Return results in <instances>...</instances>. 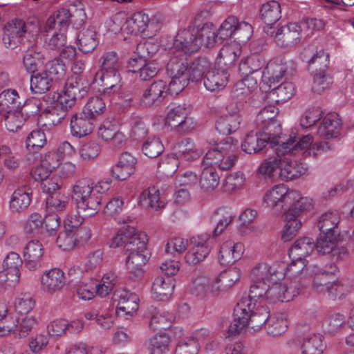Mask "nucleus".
<instances>
[{
	"mask_svg": "<svg viewBox=\"0 0 354 354\" xmlns=\"http://www.w3.org/2000/svg\"><path fill=\"white\" fill-rule=\"evenodd\" d=\"M210 69L212 63L205 57H198L192 60L187 55H174L170 58L166 68L171 77L169 90L177 94L190 82H201Z\"/></svg>",
	"mask_w": 354,
	"mask_h": 354,
	"instance_id": "nucleus-1",
	"label": "nucleus"
},
{
	"mask_svg": "<svg viewBox=\"0 0 354 354\" xmlns=\"http://www.w3.org/2000/svg\"><path fill=\"white\" fill-rule=\"evenodd\" d=\"M90 83L77 77H70L65 84L63 95H59L49 111L52 123L55 125L61 122L66 115V111L71 109L77 100H81L88 93Z\"/></svg>",
	"mask_w": 354,
	"mask_h": 354,
	"instance_id": "nucleus-2",
	"label": "nucleus"
},
{
	"mask_svg": "<svg viewBox=\"0 0 354 354\" xmlns=\"http://www.w3.org/2000/svg\"><path fill=\"white\" fill-rule=\"evenodd\" d=\"M286 154H280L276 157H270L261 163L258 169L259 174L274 180L280 178L281 180H292L304 174L306 171L302 163L290 160Z\"/></svg>",
	"mask_w": 354,
	"mask_h": 354,
	"instance_id": "nucleus-3",
	"label": "nucleus"
},
{
	"mask_svg": "<svg viewBox=\"0 0 354 354\" xmlns=\"http://www.w3.org/2000/svg\"><path fill=\"white\" fill-rule=\"evenodd\" d=\"M268 36L274 37L276 44L282 48H290L301 40V28L297 23H289L286 25L277 28L268 26L264 29Z\"/></svg>",
	"mask_w": 354,
	"mask_h": 354,
	"instance_id": "nucleus-4",
	"label": "nucleus"
},
{
	"mask_svg": "<svg viewBox=\"0 0 354 354\" xmlns=\"http://www.w3.org/2000/svg\"><path fill=\"white\" fill-rule=\"evenodd\" d=\"M297 65L293 60L277 58L270 60L263 73V81L271 88L286 76H292L296 71Z\"/></svg>",
	"mask_w": 354,
	"mask_h": 354,
	"instance_id": "nucleus-5",
	"label": "nucleus"
},
{
	"mask_svg": "<svg viewBox=\"0 0 354 354\" xmlns=\"http://www.w3.org/2000/svg\"><path fill=\"white\" fill-rule=\"evenodd\" d=\"M316 249L315 242L310 237H303L297 239L289 249L288 254L292 261L288 265V270L295 274L300 273L306 266L305 257Z\"/></svg>",
	"mask_w": 354,
	"mask_h": 354,
	"instance_id": "nucleus-6",
	"label": "nucleus"
},
{
	"mask_svg": "<svg viewBox=\"0 0 354 354\" xmlns=\"http://www.w3.org/2000/svg\"><path fill=\"white\" fill-rule=\"evenodd\" d=\"M3 42L8 48L14 49L19 45L25 46L24 39L30 34L28 24L23 19L15 18L7 23L3 28Z\"/></svg>",
	"mask_w": 354,
	"mask_h": 354,
	"instance_id": "nucleus-7",
	"label": "nucleus"
},
{
	"mask_svg": "<svg viewBox=\"0 0 354 354\" xmlns=\"http://www.w3.org/2000/svg\"><path fill=\"white\" fill-rule=\"evenodd\" d=\"M298 196L297 192L289 190L285 185L279 184L266 193L263 202L272 208L279 207L280 209L286 210V206Z\"/></svg>",
	"mask_w": 354,
	"mask_h": 354,
	"instance_id": "nucleus-8",
	"label": "nucleus"
},
{
	"mask_svg": "<svg viewBox=\"0 0 354 354\" xmlns=\"http://www.w3.org/2000/svg\"><path fill=\"white\" fill-rule=\"evenodd\" d=\"M174 46L184 53L180 55H189L198 51L201 47V40L197 38L195 28L189 25L187 28L180 30L174 41Z\"/></svg>",
	"mask_w": 354,
	"mask_h": 354,
	"instance_id": "nucleus-9",
	"label": "nucleus"
},
{
	"mask_svg": "<svg viewBox=\"0 0 354 354\" xmlns=\"http://www.w3.org/2000/svg\"><path fill=\"white\" fill-rule=\"evenodd\" d=\"M127 24L131 26V33H141L144 37L148 38L156 35L160 26L158 23L155 22L153 19H149L143 11L135 12L131 18L127 20Z\"/></svg>",
	"mask_w": 354,
	"mask_h": 354,
	"instance_id": "nucleus-10",
	"label": "nucleus"
},
{
	"mask_svg": "<svg viewBox=\"0 0 354 354\" xmlns=\"http://www.w3.org/2000/svg\"><path fill=\"white\" fill-rule=\"evenodd\" d=\"M166 82L159 80L153 82L143 92L140 99V106L148 108L159 105L167 94Z\"/></svg>",
	"mask_w": 354,
	"mask_h": 354,
	"instance_id": "nucleus-11",
	"label": "nucleus"
},
{
	"mask_svg": "<svg viewBox=\"0 0 354 354\" xmlns=\"http://www.w3.org/2000/svg\"><path fill=\"white\" fill-rule=\"evenodd\" d=\"M265 64V60L261 55H251L241 60L239 66V72L244 76L243 84L248 87L257 85V82L250 77V75L259 71Z\"/></svg>",
	"mask_w": 354,
	"mask_h": 354,
	"instance_id": "nucleus-12",
	"label": "nucleus"
},
{
	"mask_svg": "<svg viewBox=\"0 0 354 354\" xmlns=\"http://www.w3.org/2000/svg\"><path fill=\"white\" fill-rule=\"evenodd\" d=\"M24 266L30 271H35L42 266L44 248L37 240L29 241L24 252Z\"/></svg>",
	"mask_w": 354,
	"mask_h": 354,
	"instance_id": "nucleus-13",
	"label": "nucleus"
},
{
	"mask_svg": "<svg viewBox=\"0 0 354 354\" xmlns=\"http://www.w3.org/2000/svg\"><path fill=\"white\" fill-rule=\"evenodd\" d=\"M136 158L128 152L122 153L118 163L111 170V176L117 180H124L134 174Z\"/></svg>",
	"mask_w": 354,
	"mask_h": 354,
	"instance_id": "nucleus-14",
	"label": "nucleus"
},
{
	"mask_svg": "<svg viewBox=\"0 0 354 354\" xmlns=\"http://www.w3.org/2000/svg\"><path fill=\"white\" fill-rule=\"evenodd\" d=\"M45 50L35 44L28 47L23 57L24 66L30 73L37 72L39 68L45 65Z\"/></svg>",
	"mask_w": 354,
	"mask_h": 354,
	"instance_id": "nucleus-15",
	"label": "nucleus"
},
{
	"mask_svg": "<svg viewBox=\"0 0 354 354\" xmlns=\"http://www.w3.org/2000/svg\"><path fill=\"white\" fill-rule=\"evenodd\" d=\"M244 251L242 243H234L231 241L224 242L221 246L218 261L221 266H230L239 260Z\"/></svg>",
	"mask_w": 354,
	"mask_h": 354,
	"instance_id": "nucleus-16",
	"label": "nucleus"
},
{
	"mask_svg": "<svg viewBox=\"0 0 354 354\" xmlns=\"http://www.w3.org/2000/svg\"><path fill=\"white\" fill-rule=\"evenodd\" d=\"M122 70L100 71L96 77H99L102 90L100 91L104 95H110L118 92L121 88Z\"/></svg>",
	"mask_w": 354,
	"mask_h": 354,
	"instance_id": "nucleus-17",
	"label": "nucleus"
},
{
	"mask_svg": "<svg viewBox=\"0 0 354 354\" xmlns=\"http://www.w3.org/2000/svg\"><path fill=\"white\" fill-rule=\"evenodd\" d=\"M95 119L84 111L75 113L71 120V131L73 136L82 138L90 134L95 126Z\"/></svg>",
	"mask_w": 354,
	"mask_h": 354,
	"instance_id": "nucleus-18",
	"label": "nucleus"
},
{
	"mask_svg": "<svg viewBox=\"0 0 354 354\" xmlns=\"http://www.w3.org/2000/svg\"><path fill=\"white\" fill-rule=\"evenodd\" d=\"M236 156H225L217 147L210 149L203 158V163L207 167L217 166L221 170H228L234 165Z\"/></svg>",
	"mask_w": 354,
	"mask_h": 354,
	"instance_id": "nucleus-19",
	"label": "nucleus"
},
{
	"mask_svg": "<svg viewBox=\"0 0 354 354\" xmlns=\"http://www.w3.org/2000/svg\"><path fill=\"white\" fill-rule=\"evenodd\" d=\"M342 120L336 113H329L318 127L317 133L325 139L337 138L340 133Z\"/></svg>",
	"mask_w": 354,
	"mask_h": 354,
	"instance_id": "nucleus-20",
	"label": "nucleus"
},
{
	"mask_svg": "<svg viewBox=\"0 0 354 354\" xmlns=\"http://www.w3.org/2000/svg\"><path fill=\"white\" fill-rule=\"evenodd\" d=\"M32 201V192L30 189L20 187L12 193L10 200V210L13 214H21L26 212Z\"/></svg>",
	"mask_w": 354,
	"mask_h": 354,
	"instance_id": "nucleus-21",
	"label": "nucleus"
},
{
	"mask_svg": "<svg viewBox=\"0 0 354 354\" xmlns=\"http://www.w3.org/2000/svg\"><path fill=\"white\" fill-rule=\"evenodd\" d=\"M313 138L310 135L304 136L297 140L295 138H290L286 142L281 141V144L274 149L276 155L280 154H295L300 150L308 148L313 142Z\"/></svg>",
	"mask_w": 354,
	"mask_h": 354,
	"instance_id": "nucleus-22",
	"label": "nucleus"
},
{
	"mask_svg": "<svg viewBox=\"0 0 354 354\" xmlns=\"http://www.w3.org/2000/svg\"><path fill=\"white\" fill-rule=\"evenodd\" d=\"M59 165L57 155L55 153H50L46 156L39 165L32 170L31 175L35 180L41 183L51 176L53 170L56 169Z\"/></svg>",
	"mask_w": 354,
	"mask_h": 354,
	"instance_id": "nucleus-23",
	"label": "nucleus"
},
{
	"mask_svg": "<svg viewBox=\"0 0 354 354\" xmlns=\"http://www.w3.org/2000/svg\"><path fill=\"white\" fill-rule=\"evenodd\" d=\"M149 252L147 249L143 252H131L128 254L126 259V266L130 274L135 279L140 278L143 274L142 267L149 259Z\"/></svg>",
	"mask_w": 354,
	"mask_h": 354,
	"instance_id": "nucleus-24",
	"label": "nucleus"
},
{
	"mask_svg": "<svg viewBox=\"0 0 354 354\" xmlns=\"http://www.w3.org/2000/svg\"><path fill=\"white\" fill-rule=\"evenodd\" d=\"M97 31L93 26L82 29L77 35V45L84 54L92 53L99 44Z\"/></svg>",
	"mask_w": 354,
	"mask_h": 354,
	"instance_id": "nucleus-25",
	"label": "nucleus"
},
{
	"mask_svg": "<svg viewBox=\"0 0 354 354\" xmlns=\"http://www.w3.org/2000/svg\"><path fill=\"white\" fill-rule=\"evenodd\" d=\"M174 156L178 160L192 162L201 157V152L196 148L191 138H185L178 142L174 147Z\"/></svg>",
	"mask_w": 354,
	"mask_h": 354,
	"instance_id": "nucleus-26",
	"label": "nucleus"
},
{
	"mask_svg": "<svg viewBox=\"0 0 354 354\" xmlns=\"http://www.w3.org/2000/svg\"><path fill=\"white\" fill-rule=\"evenodd\" d=\"M139 301V297L136 293L123 290L119 295L116 308L117 315L120 316V313L122 312V315L132 316L138 310Z\"/></svg>",
	"mask_w": 354,
	"mask_h": 354,
	"instance_id": "nucleus-27",
	"label": "nucleus"
},
{
	"mask_svg": "<svg viewBox=\"0 0 354 354\" xmlns=\"http://www.w3.org/2000/svg\"><path fill=\"white\" fill-rule=\"evenodd\" d=\"M203 85L207 91H218L224 88L228 82V75L225 70L210 69L204 77Z\"/></svg>",
	"mask_w": 354,
	"mask_h": 354,
	"instance_id": "nucleus-28",
	"label": "nucleus"
},
{
	"mask_svg": "<svg viewBox=\"0 0 354 354\" xmlns=\"http://www.w3.org/2000/svg\"><path fill=\"white\" fill-rule=\"evenodd\" d=\"M174 288L173 279L163 276L157 277L152 285L151 294L158 301H165L171 295Z\"/></svg>",
	"mask_w": 354,
	"mask_h": 354,
	"instance_id": "nucleus-29",
	"label": "nucleus"
},
{
	"mask_svg": "<svg viewBox=\"0 0 354 354\" xmlns=\"http://www.w3.org/2000/svg\"><path fill=\"white\" fill-rule=\"evenodd\" d=\"M22 100L15 89L7 88L0 93V115L19 111Z\"/></svg>",
	"mask_w": 354,
	"mask_h": 354,
	"instance_id": "nucleus-30",
	"label": "nucleus"
},
{
	"mask_svg": "<svg viewBox=\"0 0 354 354\" xmlns=\"http://www.w3.org/2000/svg\"><path fill=\"white\" fill-rule=\"evenodd\" d=\"M71 11L65 8L57 10L50 16L46 24V31L58 30L60 32H66L70 25L69 17Z\"/></svg>",
	"mask_w": 354,
	"mask_h": 354,
	"instance_id": "nucleus-31",
	"label": "nucleus"
},
{
	"mask_svg": "<svg viewBox=\"0 0 354 354\" xmlns=\"http://www.w3.org/2000/svg\"><path fill=\"white\" fill-rule=\"evenodd\" d=\"M41 283L43 289L48 292L59 290L65 284L64 272L59 269H51L41 277Z\"/></svg>",
	"mask_w": 354,
	"mask_h": 354,
	"instance_id": "nucleus-32",
	"label": "nucleus"
},
{
	"mask_svg": "<svg viewBox=\"0 0 354 354\" xmlns=\"http://www.w3.org/2000/svg\"><path fill=\"white\" fill-rule=\"evenodd\" d=\"M269 142L263 136L260 131H250L245 136L243 142L241 144L242 150L249 154L257 153L262 151L267 147Z\"/></svg>",
	"mask_w": 354,
	"mask_h": 354,
	"instance_id": "nucleus-33",
	"label": "nucleus"
},
{
	"mask_svg": "<svg viewBox=\"0 0 354 354\" xmlns=\"http://www.w3.org/2000/svg\"><path fill=\"white\" fill-rule=\"evenodd\" d=\"M270 315V309L267 306L261 305L252 302L251 310H250L248 324L254 331L264 327L266 321Z\"/></svg>",
	"mask_w": 354,
	"mask_h": 354,
	"instance_id": "nucleus-34",
	"label": "nucleus"
},
{
	"mask_svg": "<svg viewBox=\"0 0 354 354\" xmlns=\"http://www.w3.org/2000/svg\"><path fill=\"white\" fill-rule=\"evenodd\" d=\"M313 207V201L308 197H299L292 201L286 206L285 219L298 220L297 217L303 212L310 210Z\"/></svg>",
	"mask_w": 354,
	"mask_h": 354,
	"instance_id": "nucleus-35",
	"label": "nucleus"
},
{
	"mask_svg": "<svg viewBox=\"0 0 354 354\" xmlns=\"http://www.w3.org/2000/svg\"><path fill=\"white\" fill-rule=\"evenodd\" d=\"M261 19L268 26H274L281 18V6L276 1H270L263 3L260 9Z\"/></svg>",
	"mask_w": 354,
	"mask_h": 354,
	"instance_id": "nucleus-36",
	"label": "nucleus"
},
{
	"mask_svg": "<svg viewBox=\"0 0 354 354\" xmlns=\"http://www.w3.org/2000/svg\"><path fill=\"white\" fill-rule=\"evenodd\" d=\"M240 124L238 112L225 114L219 117L216 121L215 129L222 135H228L235 131Z\"/></svg>",
	"mask_w": 354,
	"mask_h": 354,
	"instance_id": "nucleus-37",
	"label": "nucleus"
},
{
	"mask_svg": "<svg viewBox=\"0 0 354 354\" xmlns=\"http://www.w3.org/2000/svg\"><path fill=\"white\" fill-rule=\"evenodd\" d=\"M261 130L259 131L266 140L269 142V148L274 149L278 147L279 145V139L281 134V125L279 121L272 120L265 124L261 125Z\"/></svg>",
	"mask_w": 354,
	"mask_h": 354,
	"instance_id": "nucleus-38",
	"label": "nucleus"
},
{
	"mask_svg": "<svg viewBox=\"0 0 354 354\" xmlns=\"http://www.w3.org/2000/svg\"><path fill=\"white\" fill-rule=\"evenodd\" d=\"M55 82H56L44 69L41 72L32 73L30 89L34 93H44L50 89Z\"/></svg>",
	"mask_w": 354,
	"mask_h": 354,
	"instance_id": "nucleus-39",
	"label": "nucleus"
},
{
	"mask_svg": "<svg viewBox=\"0 0 354 354\" xmlns=\"http://www.w3.org/2000/svg\"><path fill=\"white\" fill-rule=\"evenodd\" d=\"M235 216L231 209L227 207L217 209L213 213L211 220L217 222V225L213 231V236L220 235L224 230L232 222Z\"/></svg>",
	"mask_w": 354,
	"mask_h": 354,
	"instance_id": "nucleus-40",
	"label": "nucleus"
},
{
	"mask_svg": "<svg viewBox=\"0 0 354 354\" xmlns=\"http://www.w3.org/2000/svg\"><path fill=\"white\" fill-rule=\"evenodd\" d=\"M102 200L101 194L94 192L76 205L78 214L85 217L94 216L100 209Z\"/></svg>",
	"mask_w": 354,
	"mask_h": 354,
	"instance_id": "nucleus-41",
	"label": "nucleus"
},
{
	"mask_svg": "<svg viewBox=\"0 0 354 354\" xmlns=\"http://www.w3.org/2000/svg\"><path fill=\"white\" fill-rule=\"evenodd\" d=\"M264 328L273 337L283 334L288 328V321L283 314L269 315Z\"/></svg>",
	"mask_w": 354,
	"mask_h": 354,
	"instance_id": "nucleus-42",
	"label": "nucleus"
},
{
	"mask_svg": "<svg viewBox=\"0 0 354 354\" xmlns=\"http://www.w3.org/2000/svg\"><path fill=\"white\" fill-rule=\"evenodd\" d=\"M320 334H312L306 336L301 346V354H322L326 345Z\"/></svg>",
	"mask_w": 354,
	"mask_h": 354,
	"instance_id": "nucleus-43",
	"label": "nucleus"
},
{
	"mask_svg": "<svg viewBox=\"0 0 354 354\" xmlns=\"http://www.w3.org/2000/svg\"><path fill=\"white\" fill-rule=\"evenodd\" d=\"M141 233L142 232L129 225L123 226L118 230L115 236L111 239L110 247L113 248L122 245L124 247L127 243L132 241Z\"/></svg>",
	"mask_w": 354,
	"mask_h": 354,
	"instance_id": "nucleus-44",
	"label": "nucleus"
},
{
	"mask_svg": "<svg viewBox=\"0 0 354 354\" xmlns=\"http://www.w3.org/2000/svg\"><path fill=\"white\" fill-rule=\"evenodd\" d=\"M339 236L335 231L333 233L321 232L317 238L315 246L317 251L322 254H329L333 251L337 243V239Z\"/></svg>",
	"mask_w": 354,
	"mask_h": 354,
	"instance_id": "nucleus-45",
	"label": "nucleus"
},
{
	"mask_svg": "<svg viewBox=\"0 0 354 354\" xmlns=\"http://www.w3.org/2000/svg\"><path fill=\"white\" fill-rule=\"evenodd\" d=\"M190 105L183 104L172 107L167 113L165 124L172 128H176L183 120L191 113Z\"/></svg>",
	"mask_w": 354,
	"mask_h": 354,
	"instance_id": "nucleus-46",
	"label": "nucleus"
},
{
	"mask_svg": "<svg viewBox=\"0 0 354 354\" xmlns=\"http://www.w3.org/2000/svg\"><path fill=\"white\" fill-rule=\"evenodd\" d=\"M340 217L337 212H328L323 214L318 220L317 227L321 232L340 234L338 229Z\"/></svg>",
	"mask_w": 354,
	"mask_h": 354,
	"instance_id": "nucleus-47",
	"label": "nucleus"
},
{
	"mask_svg": "<svg viewBox=\"0 0 354 354\" xmlns=\"http://www.w3.org/2000/svg\"><path fill=\"white\" fill-rule=\"evenodd\" d=\"M92 185L91 180L87 178H82L76 182L71 196L72 201H74L76 205L95 192Z\"/></svg>",
	"mask_w": 354,
	"mask_h": 354,
	"instance_id": "nucleus-48",
	"label": "nucleus"
},
{
	"mask_svg": "<svg viewBox=\"0 0 354 354\" xmlns=\"http://www.w3.org/2000/svg\"><path fill=\"white\" fill-rule=\"evenodd\" d=\"M44 69L56 82L64 79L67 71V67L60 57L48 61Z\"/></svg>",
	"mask_w": 354,
	"mask_h": 354,
	"instance_id": "nucleus-49",
	"label": "nucleus"
},
{
	"mask_svg": "<svg viewBox=\"0 0 354 354\" xmlns=\"http://www.w3.org/2000/svg\"><path fill=\"white\" fill-rule=\"evenodd\" d=\"M220 176L214 167H205L200 178L201 189L205 192L214 190L219 184Z\"/></svg>",
	"mask_w": 354,
	"mask_h": 354,
	"instance_id": "nucleus-50",
	"label": "nucleus"
},
{
	"mask_svg": "<svg viewBox=\"0 0 354 354\" xmlns=\"http://www.w3.org/2000/svg\"><path fill=\"white\" fill-rule=\"evenodd\" d=\"M156 311V308L153 306L149 309V314L151 315L149 324L150 329L153 331H161L169 328L172 324L171 317H168Z\"/></svg>",
	"mask_w": 354,
	"mask_h": 354,
	"instance_id": "nucleus-51",
	"label": "nucleus"
},
{
	"mask_svg": "<svg viewBox=\"0 0 354 354\" xmlns=\"http://www.w3.org/2000/svg\"><path fill=\"white\" fill-rule=\"evenodd\" d=\"M164 149L162 141L155 136L147 137L142 146L143 153L150 158H157L164 151Z\"/></svg>",
	"mask_w": 354,
	"mask_h": 354,
	"instance_id": "nucleus-52",
	"label": "nucleus"
},
{
	"mask_svg": "<svg viewBox=\"0 0 354 354\" xmlns=\"http://www.w3.org/2000/svg\"><path fill=\"white\" fill-rule=\"evenodd\" d=\"M140 203L144 207H151L158 210L163 207L160 201L159 190L154 187L144 190L140 196Z\"/></svg>",
	"mask_w": 354,
	"mask_h": 354,
	"instance_id": "nucleus-53",
	"label": "nucleus"
},
{
	"mask_svg": "<svg viewBox=\"0 0 354 354\" xmlns=\"http://www.w3.org/2000/svg\"><path fill=\"white\" fill-rule=\"evenodd\" d=\"M169 342L170 337L166 333L154 335L148 344L150 354H167Z\"/></svg>",
	"mask_w": 354,
	"mask_h": 354,
	"instance_id": "nucleus-54",
	"label": "nucleus"
},
{
	"mask_svg": "<svg viewBox=\"0 0 354 354\" xmlns=\"http://www.w3.org/2000/svg\"><path fill=\"white\" fill-rule=\"evenodd\" d=\"M329 62V54L323 49L316 50V53L308 60L312 72H326Z\"/></svg>",
	"mask_w": 354,
	"mask_h": 354,
	"instance_id": "nucleus-55",
	"label": "nucleus"
},
{
	"mask_svg": "<svg viewBox=\"0 0 354 354\" xmlns=\"http://www.w3.org/2000/svg\"><path fill=\"white\" fill-rule=\"evenodd\" d=\"M210 252L204 243H198L185 254V259L187 264L194 266L203 261Z\"/></svg>",
	"mask_w": 354,
	"mask_h": 354,
	"instance_id": "nucleus-56",
	"label": "nucleus"
},
{
	"mask_svg": "<svg viewBox=\"0 0 354 354\" xmlns=\"http://www.w3.org/2000/svg\"><path fill=\"white\" fill-rule=\"evenodd\" d=\"M202 13L198 14L192 23L193 27L195 28V33L197 35V38L201 40V46L205 43V39L208 35H214V25L212 22H205L202 24Z\"/></svg>",
	"mask_w": 354,
	"mask_h": 354,
	"instance_id": "nucleus-57",
	"label": "nucleus"
},
{
	"mask_svg": "<svg viewBox=\"0 0 354 354\" xmlns=\"http://www.w3.org/2000/svg\"><path fill=\"white\" fill-rule=\"evenodd\" d=\"M209 144H212L218 147V149L225 156H236L234 153L238 148V140L232 136H227L225 138H214L208 141Z\"/></svg>",
	"mask_w": 354,
	"mask_h": 354,
	"instance_id": "nucleus-58",
	"label": "nucleus"
},
{
	"mask_svg": "<svg viewBox=\"0 0 354 354\" xmlns=\"http://www.w3.org/2000/svg\"><path fill=\"white\" fill-rule=\"evenodd\" d=\"M270 89L271 90V94L277 96V102H286L290 99L295 93V86L290 82H283L279 86L274 84Z\"/></svg>",
	"mask_w": 354,
	"mask_h": 354,
	"instance_id": "nucleus-59",
	"label": "nucleus"
},
{
	"mask_svg": "<svg viewBox=\"0 0 354 354\" xmlns=\"http://www.w3.org/2000/svg\"><path fill=\"white\" fill-rule=\"evenodd\" d=\"M252 305V302H251L250 299H244L242 298L234 308V319L240 322L242 326H247L248 324V317H249Z\"/></svg>",
	"mask_w": 354,
	"mask_h": 354,
	"instance_id": "nucleus-60",
	"label": "nucleus"
},
{
	"mask_svg": "<svg viewBox=\"0 0 354 354\" xmlns=\"http://www.w3.org/2000/svg\"><path fill=\"white\" fill-rule=\"evenodd\" d=\"M46 143L44 132L40 129L32 131L28 136L26 141V148L33 153L41 149Z\"/></svg>",
	"mask_w": 354,
	"mask_h": 354,
	"instance_id": "nucleus-61",
	"label": "nucleus"
},
{
	"mask_svg": "<svg viewBox=\"0 0 354 354\" xmlns=\"http://www.w3.org/2000/svg\"><path fill=\"white\" fill-rule=\"evenodd\" d=\"M100 71L122 70L123 64L115 52H107L100 58Z\"/></svg>",
	"mask_w": 354,
	"mask_h": 354,
	"instance_id": "nucleus-62",
	"label": "nucleus"
},
{
	"mask_svg": "<svg viewBox=\"0 0 354 354\" xmlns=\"http://www.w3.org/2000/svg\"><path fill=\"white\" fill-rule=\"evenodd\" d=\"M105 109L106 105L103 100L98 96H94L90 97L82 111L95 120L97 116L103 113Z\"/></svg>",
	"mask_w": 354,
	"mask_h": 354,
	"instance_id": "nucleus-63",
	"label": "nucleus"
},
{
	"mask_svg": "<svg viewBox=\"0 0 354 354\" xmlns=\"http://www.w3.org/2000/svg\"><path fill=\"white\" fill-rule=\"evenodd\" d=\"M199 351V344L194 337L186 338L180 341L175 350V354H197Z\"/></svg>",
	"mask_w": 354,
	"mask_h": 354,
	"instance_id": "nucleus-64",
	"label": "nucleus"
}]
</instances>
